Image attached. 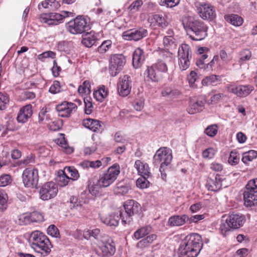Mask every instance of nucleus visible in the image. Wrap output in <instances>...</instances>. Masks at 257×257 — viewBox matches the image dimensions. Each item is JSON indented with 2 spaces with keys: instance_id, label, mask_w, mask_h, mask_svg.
Returning a JSON list of instances; mask_svg holds the SVG:
<instances>
[{
  "instance_id": "obj_1",
  "label": "nucleus",
  "mask_w": 257,
  "mask_h": 257,
  "mask_svg": "<svg viewBox=\"0 0 257 257\" xmlns=\"http://www.w3.org/2000/svg\"><path fill=\"white\" fill-rule=\"evenodd\" d=\"M203 246L201 236L198 233H191L181 241L179 250V257H196Z\"/></svg>"
},
{
  "instance_id": "obj_2",
  "label": "nucleus",
  "mask_w": 257,
  "mask_h": 257,
  "mask_svg": "<svg viewBox=\"0 0 257 257\" xmlns=\"http://www.w3.org/2000/svg\"><path fill=\"white\" fill-rule=\"evenodd\" d=\"M30 245L35 252L46 256L51 251L52 244L48 237L42 232L36 230L31 234Z\"/></svg>"
},
{
  "instance_id": "obj_3",
  "label": "nucleus",
  "mask_w": 257,
  "mask_h": 257,
  "mask_svg": "<svg viewBox=\"0 0 257 257\" xmlns=\"http://www.w3.org/2000/svg\"><path fill=\"white\" fill-rule=\"evenodd\" d=\"M183 25L188 32H192L189 35L193 40L201 41L207 35V27L200 20L189 17L183 20Z\"/></svg>"
},
{
  "instance_id": "obj_4",
  "label": "nucleus",
  "mask_w": 257,
  "mask_h": 257,
  "mask_svg": "<svg viewBox=\"0 0 257 257\" xmlns=\"http://www.w3.org/2000/svg\"><path fill=\"white\" fill-rule=\"evenodd\" d=\"M67 30L72 34H82L90 29L87 19L82 16H77L66 24Z\"/></svg>"
},
{
  "instance_id": "obj_5",
  "label": "nucleus",
  "mask_w": 257,
  "mask_h": 257,
  "mask_svg": "<svg viewBox=\"0 0 257 257\" xmlns=\"http://www.w3.org/2000/svg\"><path fill=\"white\" fill-rule=\"evenodd\" d=\"M157 61L153 64L158 71L166 73L168 67L174 64L172 53L168 51L161 50L158 51Z\"/></svg>"
},
{
  "instance_id": "obj_6",
  "label": "nucleus",
  "mask_w": 257,
  "mask_h": 257,
  "mask_svg": "<svg viewBox=\"0 0 257 257\" xmlns=\"http://www.w3.org/2000/svg\"><path fill=\"white\" fill-rule=\"evenodd\" d=\"M243 199L246 207L257 205V179L248 181L243 192Z\"/></svg>"
},
{
  "instance_id": "obj_7",
  "label": "nucleus",
  "mask_w": 257,
  "mask_h": 257,
  "mask_svg": "<svg viewBox=\"0 0 257 257\" xmlns=\"http://www.w3.org/2000/svg\"><path fill=\"white\" fill-rule=\"evenodd\" d=\"M125 213L120 214V217L122 223H130L132 220V217L138 213L141 210L140 205L134 200L126 201L123 204Z\"/></svg>"
},
{
  "instance_id": "obj_8",
  "label": "nucleus",
  "mask_w": 257,
  "mask_h": 257,
  "mask_svg": "<svg viewBox=\"0 0 257 257\" xmlns=\"http://www.w3.org/2000/svg\"><path fill=\"white\" fill-rule=\"evenodd\" d=\"M119 173V166L118 164H114L99 178L98 181V185L102 187L109 186L116 179Z\"/></svg>"
},
{
  "instance_id": "obj_9",
  "label": "nucleus",
  "mask_w": 257,
  "mask_h": 257,
  "mask_svg": "<svg viewBox=\"0 0 257 257\" xmlns=\"http://www.w3.org/2000/svg\"><path fill=\"white\" fill-rule=\"evenodd\" d=\"M172 160V156L166 148H160L154 156V163L156 164L161 163V171H163L164 167H167Z\"/></svg>"
},
{
  "instance_id": "obj_10",
  "label": "nucleus",
  "mask_w": 257,
  "mask_h": 257,
  "mask_svg": "<svg viewBox=\"0 0 257 257\" xmlns=\"http://www.w3.org/2000/svg\"><path fill=\"white\" fill-rule=\"evenodd\" d=\"M58 189L57 185L53 182L45 183L40 189V198L43 200H48L54 198L57 194Z\"/></svg>"
},
{
  "instance_id": "obj_11",
  "label": "nucleus",
  "mask_w": 257,
  "mask_h": 257,
  "mask_svg": "<svg viewBox=\"0 0 257 257\" xmlns=\"http://www.w3.org/2000/svg\"><path fill=\"white\" fill-rule=\"evenodd\" d=\"M125 63V59L122 54H115L109 60V70L112 76H115L122 69Z\"/></svg>"
},
{
  "instance_id": "obj_12",
  "label": "nucleus",
  "mask_w": 257,
  "mask_h": 257,
  "mask_svg": "<svg viewBox=\"0 0 257 257\" xmlns=\"http://www.w3.org/2000/svg\"><path fill=\"white\" fill-rule=\"evenodd\" d=\"M25 187L34 188L37 186L39 180L38 172L36 169H26L22 175Z\"/></svg>"
},
{
  "instance_id": "obj_13",
  "label": "nucleus",
  "mask_w": 257,
  "mask_h": 257,
  "mask_svg": "<svg viewBox=\"0 0 257 257\" xmlns=\"http://www.w3.org/2000/svg\"><path fill=\"white\" fill-rule=\"evenodd\" d=\"M64 15L58 13L44 14L40 16V20L42 23L49 25H57L61 23L64 18L68 16L69 12L64 11Z\"/></svg>"
},
{
  "instance_id": "obj_14",
  "label": "nucleus",
  "mask_w": 257,
  "mask_h": 257,
  "mask_svg": "<svg viewBox=\"0 0 257 257\" xmlns=\"http://www.w3.org/2000/svg\"><path fill=\"white\" fill-rule=\"evenodd\" d=\"M132 81L131 77L125 75L119 77L117 83V91L122 96H126L131 92Z\"/></svg>"
},
{
  "instance_id": "obj_15",
  "label": "nucleus",
  "mask_w": 257,
  "mask_h": 257,
  "mask_svg": "<svg viewBox=\"0 0 257 257\" xmlns=\"http://www.w3.org/2000/svg\"><path fill=\"white\" fill-rule=\"evenodd\" d=\"M200 17L203 20L212 21L216 17L214 8L209 4H201L198 7Z\"/></svg>"
},
{
  "instance_id": "obj_16",
  "label": "nucleus",
  "mask_w": 257,
  "mask_h": 257,
  "mask_svg": "<svg viewBox=\"0 0 257 257\" xmlns=\"http://www.w3.org/2000/svg\"><path fill=\"white\" fill-rule=\"evenodd\" d=\"M245 221V217L242 214L224 215L221 218V225H242Z\"/></svg>"
},
{
  "instance_id": "obj_17",
  "label": "nucleus",
  "mask_w": 257,
  "mask_h": 257,
  "mask_svg": "<svg viewBox=\"0 0 257 257\" xmlns=\"http://www.w3.org/2000/svg\"><path fill=\"white\" fill-rule=\"evenodd\" d=\"M76 105L72 102L64 101L56 107L59 116L63 117H69L73 111H76Z\"/></svg>"
},
{
  "instance_id": "obj_18",
  "label": "nucleus",
  "mask_w": 257,
  "mask_h": 257,
  "mask_svg": "<svg viewBox=\"0 0 257 257\" xmlns=\"http://www.w3.org/2000/svg\"><path fill=\"white\" fill-rule=\"evenodd\" d=\"M253 90V87L250 85L235 86L231 85L227 87V90L239 97H245Z\"/></svg>"
},
{
  "instance_id": "obj_19",
  "label": "nucleus",
  "mask_w": 257,
  "mask_h": 257,
  "mask_svg": "<svg viewBox=\"0 0 257 257\" xmlns=\"http://www.w3.org/2000/svg\"><path fill=\"white\" fill-rule=\"evenodd\" d=\"M83 125L93 132H97L103 130L102 122L91 118H86L83 120Z\"/></svg>"
},
{
  "instance_id": "obj_20",
  "label": "nucleus",
  "mask_w": 257,
  "mask_h": 257,
  "mask_svg": "<svg viewBox=\"0 0 257 257\" xmlns=\"http://www.w3.org/2000/svg\"><path fill=\"white\" fill-rule=\"evenodd\" d=\"M32 114V105H26L20 110L17 117V120L19 122L25 123L31 117Z\"/></svg>"
},
{
  "instance_id": "obj_21",
  "label": "nucleus",
  "mask_w": 257,
  "mask_h": 257,
  "mask_svg": "<svg viewBox=\"0 0 257 257\" xmlns=\"http://www.w3.org/2000/svg\"><path fill=\"white\" fill-rule=\"evenodd\" d=\"M147 31L146 29L140 28L139 30L130 32H126L124 33L123 36L125 39L134 41H138L143 38L146 37L147 35Z\"/></svg>"
},
{
  "instance_id": "obj_22",
  "label": "nucleus",
  "mask_w": 257,
  "mask_h": 257,
  "mask_svg": "<svg viewBox=\"0 0 257 257\" xmlns=\"http://www.w3.org/2000/svg\"><path fill=\"white\" fill-rule=\"evenodd\" d=\"M148 20L151 26H158L164 28L167 27L168 25V23L165 17L159 14H155L150 16Z\"/></svg>"
},
{
  "instance_id": "obj_23",
  "label": "nucleus",
  "mask_w": 257,
  "mask_h": 257,
  "mask_svg": "<svg viewBox=\"0 0 257 257\" xmlns=\"http://www.w3.org/2000/svg\"><path fill=\"white\" fill-rule=\"evenodd\" d=\"M145 59L144 51L138 48L135 50L133 56V65L136 68L140 67L143 63Z\"/></svg>"
},
{
  "instance_id": "obj_24",
  "label": "nucleus",
  "mask_w": 257,
  "mask_h": 257,
  "mask_svg": "<svg viewBox=\"0 0 257 257\" xmlns=\"http://www.w3.org/2000/svg\"><path fill=\"white\" fill-rule=\"evenodd\" d=\"M204 101L202 100L191 99L187 108V111L190 114H194L203 110Z\"/></svg>"
},
{
  "instance_id": "obj_25",
  "label": "nucleus",
  "mask_w": 257,
  "mask_h": 257,
  "mask_svg": "<svg viewBox=\"0 0 257 257\" xmlns=\"http://www.w3.org/2000/svg\"><path fill=\"white\" fill-rule=\"evenodd\" d=\"M222 180L219 175H216L214 179H209L206 185L208 189L214 192L220 190L222 187Z\"/></svg>"
},
{
  "instance_id": "obj_26",
  "label": "nucleus",
  "mask_w": 257,
  "mask_h": 257,
  "mask_svg": "<svg viewBox=\"0 0 257 257\" xmlns=\"http://www.w3.org/2000/svg\"><path fill=\"white\" fill-rule=\"evenodd\" d=\"M135 167L137 169L139 175L141 176H147L149 178L151 176V172L148 164L142 162L141 160H137L135 162Z\"/></svg>"
},
{
  "instance_id": "obj_27",
  "label": "nucleus",
  "mask_w": 257,
  "mask_h": 257,
  "mask_svg": "<svg viewBox=\"0 0 257 257\" xmlns=\"http://www.w3.org/2000/svg\"><path fill=\"white\" fill-rule=\"evenodd\" d=\"M96 38L94 35V32L91 31L90 33H87L83 36L82 40V43L87 47H91L95 43Z\"/></svg>"
},
{
  "instance_id": "obj_28",
  "label": "nucleus",
  "mask_w": 257,
  "mask_h": 257,
  "mask_svg": "<svg viewBox=\"0 0 257 257\" xmlns=\"http://www.w3.org/2000/svg\"><path fill=\"white\" fill-rule=\"evenodd\" d=\"M221 81L220 77L219 75H211L206 76L202 81V84L204 86L211 85L213 86L217 85Z\"/></svg>"
},
{
  "instance_id": "obj_29",
  "label": "nucleus",
  "mask_w": 257,
  "mask_h": 257,
  "mask_svg": "<svg viewBox=\"0 0 257 257\" xmlns=\"http://www.w3.org/2000/svg\"><path fill=\"white\" fill-rule=\"evenodd\" d=\"M188 219L189 217L187 215H184L182 216L174 215L169 218L168 223L169 225H183L187 223V220Z\"/></svg>"
},
{
  "instance_id": "obj_30",
  "label": "nucleus",
  "mask_w": 257,
  "mask_h": 257,
  "mask_svg": "<svg viewBox=\"0 0 257 257\" xmlns=\"http://www.w3.org/2000/svg\"><path fill=\"white\" fill-rule=\"evenodd\" d=\"M178 57H192V51L190 47L186 44H181L178 49Z\"/></svg>"
},
{
  "instance_id": "obj_31",
  "label": "nucleus",
  "mask_w": 257,
  "mask_h": 257,
  "mask_svg": "<svg viewBox=\"0 0 257 257\" xmlns=\"http://www.w3.org/2000/svg\"><path fill=\"white\" fill-rule=\"evenodd\" d=\"M107 89L104 85L101 86L98 90L93 92L94 97L99 101H102L108 95Z\"/></svg>"
},
{
  "instance_id": "obj_32",
  "label": "nucleus",
  "mask_w": 257,
  "mask_h": 257,
  "mask_svg": "<svg viewBox=\"0 0 257 257\" xmlns=\"http://www.w3.org/2000/svg\"><path fill=\"white\" fill-rule=\"evenodd\" d=\"M100 247L104 256L112 255L115 251L114 246L109 242L103 243Z\"/></svg>"
},
{
  "instance_id": "obj_33",
  "label": "nucleus",
  "mask_w": 257,
  "mask_h": 257,
  "mask_svg": "<svg viewBox=\"0 0 257 257\" xmlns=\"http://www.w3.org/2000/svg\"><path fill=\"white\" fill-rule=\"evenodd\" d=\"M85 195V193H82L81 194V196L79 198V200L78 201V199L77 197L72 196L70 198V207L71 208H77L79 206H81L83 204H86L88 202V199H85L84 200H81L80 199H83V197Z\"/></svg>"
},
{
  "instance_id": "obj_34",
  "label": "nucleus",
  "mask_w": 257,
  "mask_h": 257,
  "mask_svg": "<svg viewBox=\"0 0 257 257\" xmlns=\"http://www.w3.org/2000/svg\"><path fill=\"white\" fill-rule=\"evenodd\" d=\"M59 175L57 177L56 181L58 182L59 185L61 187L65 186L68 184V182L71 180L70 178H69L65 171L60 170L58 172Z\"/></svg>"
},
{
  "instance_id": "obj_35",
  "label": "nucleus",
  "mask_w": 257,
  "mask_h": 257,
  "mask_svg": "<svg viewBox=\"0 0 257 257\" xmlns=\"http://www.w3.org/2000/svg\"><path fill=\"white\" fill-rule=\"evenodd\" d=\"M131 189V187L128 185L123 184L122 182L117 183L113 189V191L116 194L125 195Z\"/></svg>"
},
{
  "instance_id": "obj_36",
  "label": "nucleus",
  "mask_w": 257,
  "mask_h": 257,
  "mask_svg": "<svg viewBox=\"0 0 257 257\" xmlns=\"http://www.w3.org/2000/svg\"><path fill=\"white\" fill-rule=\"evenodd\" d=\"M156 238V235L151 234L139 241L137 243V247L141 248L146 247L149 246Z\"/></svg>"
},
{
  "instance_id": "obj_37",
  "label": "nucleus",
  "mask_w": 257,
  "mask_h": 257,
  "mask_svg": "<svg viewBox=\"0 0 257 257\" xmlns=\"http://www.w3.org/2000/svg\"><path fill=\"white\" fill-rule=\"evenodd\" d=\"M226 20L235 26H240L242 24L243 19L237 15L232 14L225 18Z\"/></svg>"
},
{
  "instance_id": "obj_38",
  "label": "nucleus",
  "mask_w": 257,
  "mask_h": 257,
  "mask_svg": "<svg viewBox=\"0 0 257 257\" xmlns=\"http://www.w3.org/2000/svg\"><path fill=\"white\" fill-rule=\"evenodd\" d=\"M151 230V226H144L136 231L134 235L136 239H139L148 234Z\"/></svg>"
},
{
  "instance_id": "obj_39",
  "label": "nucleus",
  "mask_w": 257,
  "mask_h": 257,
  "mask_svg": "<svg viewBox=\"0 0 257 257\" xmlns=\"http://www.w3.org/2000/svg\"><path fill=\"white\" fill-rule=\"evenodd\" d=\"M178 58V64L181 71L187 69L190 65V60L192 57H179Z\"/></svg>"
},
{
  "instance_id": "obj_40",
  "label": "nucleus",
  "mask_w": 257,
  "mask_h": 257,
  "mask_svg": "<svg viewBox=\"0 0 257 257\" xmlns=\"http://www.w3.org/2000/svg\"><path fill=\"white\" fill-rule=\"evenodd\" d=\"M30 224L31 223H40L44 220V216L38 212H33L29 214Z\"/></svg>"
},
{
  "instance_id": "obj_41",
  "label": "nucleus",
  "mask_w": 257,
  "mask_h": 257,
  "mask_svg": "<svg viewBox=\"0 0 257 257\" xmlns=\"http://www.w3.org/2000/svg\"><path fill=\"white\" fill-rule=\"evenodd\" d=\"M155 70L156 69L153 65L149 67L147 69V75L152 81L158 82L160 80L161 77L157 74Z\"/></svg>"
},
{
  "instance_id": "obj_42",
  "label": "nucleus",
  "mask_w": 257,
  "mask_h": 257,
  "mask_svg": "<svg viewBox=\"0 0 257 257\" xmlns=\"http://www.w3.org/2000/svg\"><path fill=\"white\" fill-rule=\"evenodd\" d=\"M99 236L100 230L98 228H95L92 230L89 229L85 230L83 232V236L87 239H89L91 236L95 239H98Z\"/></svg>"
},
{
  "instance_id": "obj_43",
  "label": "nucleus",
  "mask_w": 257,
  "mask_h": 257,
  "mask_svg": "<svg viewBox=\"0 0 257 257\" xmlns=\"http://www.w3.org/2000/svg\"><path fill=\"white\" fill-rule=\"evenodd\" d=\"M180 92L176 89H172L171 88H166L162 91L163 96L174 98L179 95Z\"/></svg>"
},
{
  "instance_id": "obj_44",
  "label": "nucleus",
  "mask_w": 257,
  "mask_h": 257,
  "mask_svg": "<svg viewBox=\"0 0 257 257\" xmlns=\"http://www.w3.org/2000/svg\"><path fill=\"white\" fill-rule=\"evenodd\" d=\"M64 171L70 175L72 177L70 179L72 180H76L79 177L78 171L73 167H66Z\"/></svg>"
},
{
  "instance_id": "obj_45",
  "label": "nucleus",
  "mask_w": 257,
  "mask_h": 257,
  "mask_svg": "<svg viewBox=\"0 0 257 257\" xmlns=\"http://www.w3.org/2000/svg\"><path fill=\"white\" fill-rule=\"evenodd\" d=\"M78 91L79 93L89 94L91 92L90 84L89 81H85L82 85L79 86Z\"/></svg>"
},
{
  "instance_id": "obj_46",
  "label": "nucleus",
  "mask_w": 257,
  "mask_h": 257,
  "mask_svg": "<svg viewBox=\"0 0 257 257\" xmlns=\"http://www.w3.org/2000/svg\"><path fill=\"white\" fill-rule=\"evenodd\" d=\"M240 159L239 154L236 150L231 151L230 156L228 158V162L231 165H235L237 164Z\"/></svg>"
},
{
  "instance_id": "obj_47",
  "label": "nucleus",
  "mask_w": 257,
  "mask_h": 257,
  "mask_svg": "<svg viewBox=\"0 0 257 257\" xmlns=\"http://www.w3.org/2000/svg\"><path fill=\"white\" fill-rule=\"evenodd\" d=\"M148 178L147 176H142L138 179L136 182L137 187L142 189L148 188L150 184L149 181L147 180Z\"/></svg>"
},
{
  "instance_id": "obj_48",
  "label": "nucleus",
  "mask_w": 257,
  "mask_h": 257,
  "mask_svg": "<svg viewBox=\"0 0 257 257\" xmlns=\"http://www.w3.org/2000/svg\"><path fill=\"white\" fill-rule=\"evenodd\" d=\"M15 223L18 225H26L30 224L29 214L25 213L19 215L17 219L15 220Z\"/></svg>"
},
{
  "instance_id": "obj_49",
  "label": "nucleus",
  "mask_w": 257,
  "mask_h": 257,
  "mask_svg": "<svg viewBox=\"0 0 257 257\" xmlns=\"http://www.w3.org/2000/svg\"><path fill=\"white\" fill-rule=\"evenodd\" d=\"M9 102V97L8 95L0 92V109H5Z\"/></svg>"
},
{
  "instance_id": "obj_50",
  "label": "nucleus",
  "mask_w": 257,
  "mask_h": 257,
  "mask_svg": "<svg viewBox=\"0 0 257 257\" xmlns=\"http://www.w3.org/2000/svg\"><path fill=\"white\" fill-rule=\"evenodd\" d=\"M198 77L196 72L194 71H191L189 75L187 77L189 85L192 87H196L197 85L195 84V82L198 79Z\"/></svg>"
},
{
  "instance_id": "obj_51",
  "label": "nucleus",
  "mask_w": 257,
  "mask_h": 257,
  "mask_svg": "<svg viewBox=\"0 0 257 257\" xmlns=\"http://www.w3.org/2000/svg\"><path fill=\"white\" fill-rule=\"evenodd\" d=\"M8 198L7 194L0 190V210H3L6 208Z\"/></svg>"
},
{
  "instance_id": "obj_52",
  "label": "nucleus",
  "mask_w": 257,
  "mask_h": 257,
  "mask_svg": "<svg viewBox=\"0 0 257 257\" xmlns=\"http://www.w3.org/2000/svg\"><path fill=\"white\" fill-rule=\"evenodd\" d=\"M12 181L11 176L8 174L0 176V187H5L10 184Z\"/></svg>"
},
{
  "instance_id": "obj_53",
  "label": "nucleus",
  "mask_w": 257,
  "mask_h": 257,
  "mask_svg": "<svg viewBox=\"0 0 257 257\" xmlns=\"http://www.w3.org/2000/svg\"><path fill=\"white\" fill-rule=\"evenodd\" d=\"M40 5L45 9H48L52 7L56 8L58 6V4L56 3V0H45L38 5L39 9H40Z\"/></svg>"
},
{
  "instance_id": "obj_54",
  "label": "nucleus",
  "mask_w": 257,
  "mask_h": 257,
  "mask_svg": "<svg viewBox=\"0 0 257 257\" xmlns=\"http://www.w3.org/2000/svg\"><path fill=\"white\" fill-rule=\"evenodd\" d=\"M251 54L248 50H244L240 53V58L239 62L241 64L244 61H247L250 59Z\"/></svg>"
},
{
  "instance_id": "obj_55",
  "label": "nucleus",
  "mask_w": 257,
  "mask_h": 257,
  "mask_svg": "<svg viewBox=\"0 0 257 257\" xmlns=\"http://www.w3.org/2000/svg\"><path fill=\"white\" fill-rule=\"evenodd\" d=\"M47 233L49 235L56 238L60 237V233L56 226H49L47 229Z\"/></svg>"
},
{
  "instance_id": "obj_56",
  "label": "nucleus",
  "mask_w": 257,
  "mask_h": 257,
  "mask_svg": "<svg viewBox=\"0 0 257 257\" xmlns=\"http://www.w3.org/2000/svg\"><path fill=\"white\" fill-rule=\"evenodd\" d=\"M111 41L110 40L104 41L101 45L98 47V51L100 53H104L111 46Z\"/></svg>"
},
{
  "instance_id": "obj_57",
  "label": "nucleus",
  "mask_w": 257,
  "mask_h": 257,
  "mask_svg": "<svg viewBox=\"0 0 257 257\" xmlns=\"http://www.w3.org/2000/svg\"><path fill=\"white\" fill-rule=\"evenodd\" d=\"M237 226H220L219 227V231L223 236H225L227 233L230 231H233L235 229L239 228Z\"/></svg>"
},
{
  "instance_id": "obj_58",
  "label": "nucleus",
  "mask_w": 257,
  "mask_h": 257,
  "mask_svg": "<svg viewBox=\"0 0 257 257\" xmlns=\"http://www.w3.org/2000/svg\"><path fill=\"white\" fill-rule=\"evenodd\" d=\"M58 144H59L62 148L64 149L65 152L67 154H71L73 152V149L68 147V144L65 139L58 140Z\"/></svg>"
},
{
  "instance_id": "obj_59",
  "label": "nucleus",
  "mask_w": 257,
  "mask_h": 257,
  "mask_svg": "<svg viewBox=\"0 0 257 257\" xmlns=\"http://www.w3.org/2000/svg\"><path fill=\"white\" fill-rule=\"evenodd\" d=\"M217 132V126L216 125H212L208 126L205 130V134L210 137H214Z\"/></svg>"
},
{
  "instance_id": "obj_60",
  "label": "nucleus",
  "mask_w": 257,
  "mask_h": 257,
  "mask_svg": "<svg viewBox=\"0 0 257 257\" xmlns=\"http://www.w3.org/2000/svg\"><path fill=\"white\" fill-rule=\"evenodd\" d=\"M175 39L174 37H170L169 36H165L163 39V44L166 48H169L170 47L175 45Z\"/></svg>"
},
{
  "instance_id": "obj_61",
  "label": "nucleus",
  "mask_w": 257,
  "mask_h": 257,
  "mask_svg": "<svg viewBox=\"0 0 257 257\" xmlns=\"http://www.w3.org/2000/svg\"><path fill=\"white\" fill-rule=\"evenodd\" d=\"M61 87L60 82L58 81L55 80L53 82V84L49 88V91L51 93L56 94L60 92Z\"/></svg>"
},
{
  "instance_id": "obj_62",
  "label": "nucleus",
  "mask_w": 257,
  "mask_h": 257,
  "mask_svg": "<svg viewBox=\"0 0 257 257\" xmlns=\"http://www.w3.org/2000/svg\"><path fill=\"white\" fill-rule=\"evenodd\" d=\"M143 2L141 0H137L134 2L128 7V10L133 12H137L139 8L143 5Z\"/></svg>"
},
{
  "instance_id": "obj_63",
  "label": "nucleus",
  "mask_w": 257,
  "mask_h": 257,
  "mask_svg": "<svg viewBox=\"0 0 257 257\" xmlns=\"http://www.w3.org/2000/svg\"><path fill=\"white\" fill-rule=\"evenodd\" d=\"M219 57L224 64H227L231 60L229 56L227 54L225 50L222 49L219 51Z\"/></svg>"
},
{
  "instance_id": "obj_64",
  "label": "nucleus",
  "mask_w": 257,
  "mask_h": 257,
  "mask_svg": "<svg viewBox=\"0 0 257 257\" xmlns=\"http://www.w3.org/2000/svg\"><path fill=\"white\" fill-rule=\"evenodd\" d=\"M247 248H242L238 249L232 257H244L247 254Z\"/></svg>"
}]
</instances>
